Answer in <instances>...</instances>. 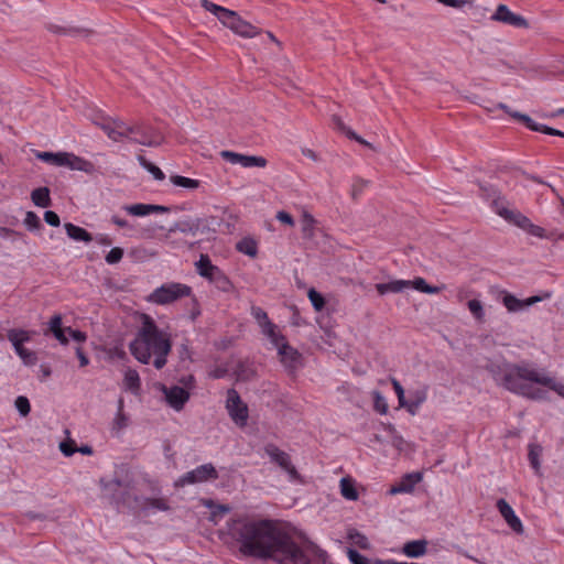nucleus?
<instances>
[{
  "instance_id": "1",
  "label": "nucleus",
  "mask_w": 564,
  "mask_h": 564,
  "mask_svg": "<svg viewBox=\"0 0 564 564\" xmlns=\"http://www.w3.org/2000/svg\"><path fill=\"white\" fill-rule=\"evenodd\" d=\"M221 539L243 557L274 564H326L327 554L305 536L279 521L237 516L221 530Z\"/></svg>"
},
{
  "instance_id": "2",
  "label": "nucleus",
  "mask_w": 564,
  "mask_h": 564,
  "mask_svg": "<svg viewBox=\"0 0 564 564\" xmlns=\"http://www.w3.org/2000/svg\"><path fill=\"white\" fill-rule=\"evenodd\" d=\"M491 373L497 384L516 394L542 400L546 398L547 391L541 387L555 391L564 399V383L554 378L538 371L529 364L503 362L492 366Z\"/></svg>"
},
{
  "instance_id": "3",
  "label": "nucleus",
  "mask_w": 564,
  "mask_h": 564,
  "mask_svg": "<svg viewBox=\"0 0 564 564\" xmlns=\"http://www.w3.org/2000/svg\"><path fill=\"white\" fill-rule=\"evenodd\" d=\"M141 324L129 345L131 355L141 364L153 365L162 369L167 362L172 350V336L166 329L158 326L148 314H141Z\"/></svg>"
},
{
  "instance_id": "4",
  "label": "nucleus",
  "mask_w": 564,
  "mask_h": 564,
  "mask_svg": "<svg viewBox=\"0 0 564 564\" xmlns=\"http://www.w3.org/2000/svg\"><path fill=\"white\" fill-rule=\"evenodd\" d=\"M102 491L118 508H128L144 516L170 510V503L166 498L132 496L128 491L127 486H123L119 479L104 482Z\"/></svg>"
},
{
  "instance_id": "5",
  "label": "nucleus",
  "mask_w": 564,
  "mask_h": 564,
  "mask_svg": "<svg viewBox=\"0 0 564 564\" xmlns=\"http://www.w3.org/2000/svg\"><path fill=\"white\" fill-rule=\"evenodd\" d=\"M202 7L206 11L215 14L225 26L242 37L251 39L260 33V30L257 26L242 20L235 11L215 4L208 0H202Z\"/></svg>"
},
{
  "instance_id": "6",
  "label": "nucleus",
  "mask_w": 564,
  "mask_h": 564,
  "mask_svg": "<svg viewBox=\"0 0 564 564\" xmlns=\"http://www.w3.org/2000/svg\"><path fill=\"white\" fill-rule=\"evenodd\" d=\"M445 285L442 286H433L429 285L426 281L417 276L414 280H392L387 283H377L376 290L380 295H384L387 293H401L408 289H414L419 292L426 294H438Z\"/></svg>"
},
{
  "instance_id": "7",
  "label": "nucleus",
  "mask_w": 564,
  "mask_h": 564,
  "mask_svg": "<svg viewBox=\"0 0 564 564\" xmlns=\"http://www.w3.org/2000/svg\"><path fill=\"white\" fill-rule=\"evenodd\" d=\"M191 295L192 288L187 284L170 282L153 290L147 297V301L156 305H167Z\"/></svg>"
},
{
  "instance_id": "8",
  "label": "nucleus",
  "mask_w": 564,
  "mask_h": 564,
  "mask_svg": "<svg viewBox=\"0 0 564 564\" xmlns=\"http://www.w3.org/2000/svg\"><path fill=\"white\" fill-rule=\"evenodd\" d=\"M250 314L260 327L262 335L270 340L275 349L288 340L280 327L269 318L263 308L253 305L251 306Z\"/></svg>"
},
{
  "instance_id": "9",
  "label": "nucleus",
  "mask_w": 564,
  "mask_h": 564,
  "mask_svg": "<svg viewBox=\"0 0 564 564\" xmlns=\"http://www.w3.org/2000/svg\"><path fill=\"white\" fill-rule=\"evenodd\" d=\"M180 382L181 386L165 387L162 386V391L167 404L175 409L181 410L189 399V391L195 386V379L192 375L182 377Z\"/></svg>"
},
{
  "instance_id": "10",
  "label": "nucleus",
  "mask_w": 564,
  "mask_h": 564,
  "mask_svg": "<svg viewBox=\"0 0 564 564\" xmlns=\"http://www.w3.org/2000/svg\"><path fill=\"white\" fill-rule=\"evenodd\" d=\"M196 270L199 275L207 279L208 281L216 283L224 290L230 284L225 273L217 267L214 265L207 254H200L196 262Z\"/></svg>"
},
{
  "instance_id": "11",
  "label": "nucleus",
  "mask_w": 564,
  "mask_h": 564,
  "mask_svg": "<svg viewBox=\"0 0 564 564\" xmlns=\"http://www.w3.org/2000/svg\"><path fill=\"white\" fill-rule=\"evenodd\" d=\"M264 453L269 457L270 462L278 465L289 476V479L295 481L300 478L295 466L292 464L290 455L280 449L274 444H267L264 446Z\"/></svg>"
},
{
  "instance_id": "12",
  "label": "nucleus",
  "mask_w": 564,
  "mask_h": 564,
  "mask_svg": "<svg viewBox=\"0 0 564 564\" xmlns=\"http://www.w3.org/2000/svg\"><path fill=\"white\" fill-rule=\"evenodd\" d=\"M129 141L147 147H155L161 143L162 134L150 126L138 123L131 126Z\"/></svg>"
},
{
  "instance_id": "13",
  "label": "nucleus",
  "mask_w": 564,
  "mask_h": 564,
  "mask_svg": "<svg viewBox=\"0 0 564 564\" xmlns=\"http://www.w3.org/2000/svg\"><path fill=\"white\" fill-rule=\"evenodd\" d=\"M218 473L212 464H204L193 470L185 473L175 482L176 486H186L203 482L209 479H216Z\"/></svg>"
},
{
  "instance_id": "14",
  "label": "nucleus",
  "mask_w": 564,
  "mask_h": 564,
  "mask_svg": "<svg viewBox=\"0 0 564 564\" xmlns=\"http://www.w3.org/2000/svg\"><path fill=\"white\" fill-rule=\"evenodd\" d=\"M276 351L280 362L289 373H295L302 366L301 352L296 348L292 347L288 340L281 344L276 348Z\"/></svg>"
},
{
  "instance_id": "15",
  "label": "nucleus",
  "mask_w": 564,
  "mask_h": 564,
  "mask_svg": "<svg viewBox=\"0 0 564 564\" xmlns=\"http://www.w3.org/2000/svg\"><path fill=\"white\" fill-rule=\"evenodd\" d=\"M427 384L420 383L416 387L409 388L402 409H405L411 415L417 414L422 404L427 400Z\"/></svg>"
},
{
  "instance_id": "16",
  "label": "nucleus",
  "mask_w": 564,
  "mask_h": 564,
  "mask_svg": "<svg viewBox=\"0 0 564 564\" xmlns=\"http://www.w3.org/2000/svg\"><path fill=\"white\" fill-rule=\"evenodd\" d=\"M226 408L230 417L236 423H246L248 419V406L242 402L240 395L235 389H229L227 391Z\"/></svg>"
},
{
  "instance_id": "17",
  "label": "nucleus",
  "mask_w": 564,
  "mask_h": 564,
  "mask_svg": "<svg viewBox=\"0 0 564 564\" xmlns=\"http://www.w3.org/2000/svg\"><path fill=\"white\" fill-rule=\"evenodd\" d=\"M220 156L231 164H240L243 167H265L268 164L263 156L245 155L228 150L221 151Z\"/></svg>"
},
{
  "instance_id": "18",
  "label": "nucleus",
  "mask_w": 564,
  "mask_h": 564,
  "mask_svg": "<svg viewBox=\"0 0 564 564\" xmlns=\"http://www.w3.org/2000/svg\"><path fill=\"white\" fill-rule=\"evenodd\" d=\"M491 19L516 28L528 26L527 20L523 17L513 13L506 4H499Z\"/></svg>"
},
{
  "instance_id": "19",
  "label": "nucleus",
  "mask_w": 564,
  "mask_h": 564,
  "mask_svg": "<svg viewBox=\"0 0 564 564\" xmlns=\"http://www.w3.org/2000/svg\"><path fill=\"white\" fill-rule=\"evenodd\" d=\"M422 477L420 471L405 474L398 484L389 489V495L411 494Z\"/></svg>"
},
{
  "instance_id": "20",
  "label": "nucleus",
  "mask_w": 564,
  "mask_h": 564,
  "mask_svg": "<svg viewBox=\"0 0 564 564\" xmlns=\"http://www.w3.org/2000/svg\"><path fill=\"white\" fill-rule=\"evenodd\" d=\"M102 128L107 135L116 142L130 138L131 126L121 120L108 121Z\"/></svg>"
},
{
  "instance_id": "21",
  "label": "nucleus",
  "mask_w": 564,
  "mask_h": 564,
  "mask_svg": "<svg viewBox=\"0 0 564 564\" xmlns=\"http://www.w3.org/2000/svg\"><path fill=\"white\" fill-rule=\"evenodd\" d=\"M496 507L501 514V517L505 519L507 524L516 532V533H522L523 532V525L519 517L514 513V510L512 507L505 500L499 499L496 503Z\"/></svg>"
},
{
  "instance_id": "22",
  "label": "nucleus",
  "mask_w": 564,
  "mask_h": 564,
  "mask_svg": "<svg viewBox=\"0 0 564 564\" xmlns=\"http://www.w3.org/2000/svg\"><path fill=\"white\" fill-rule=\"evenodd\" d=\"M512 118H514L516 120L520 121L521 123H523L528 129L532 130V131H538V132H543L545 134H550V135H558V137H564V133L560 130H556L554 128H551V127H547V126H544L542 123H538L535 122L534 120H532L529 116L527 115H523V113H520L518 111H514V112H510V111H507Z\"/></svg>"
},
{
  "instance_id": "23",
  "label": "nucleus",
  "mask_w": 564,
  "mask_h": 564,
  "mask_svg": "<svg viewBox=\"0 0 564 564\" xmlns=\"http://www.w3.org/2000/svg\"><path fill=\"white\" fill-rule=\"evenodd\" d=\"M543 300L542 296L535 295L531 296L527 300H519L513 294L505 292L502 296V304L509 312H519L522 311L538 302Z\"/></svg>"
},
{
  "instance_id": "24",
  "label": "nucleus",
  "mask_w": 564,
  "mask_h": 564,
  "mask_svg": "<svg viewBox=\"0 0 564 564\" xmlns=\"http://www.w3.org/2000/svg\"><path fill=\"white\" fill-rule=\"evenodd\" d=\"M63 318L61 314H55L48 321V328L44 332V335L52 334L61 345H67L68 338L66 337L67 327H62Z\"/></svg>"
},
{
  "instance_id": "25",
  "label": "nucleus",
  "mask_w": 564,
  "mask_h": 564,
  "mask_svg": "<svg viewBox=\"0 0 564 564\" xmlns=\"http://www.w3.org/2000/svg\"><path fill=\"white\" fill-rule=\"evenodd\" d=\"M123 210H126L131 216L143 217L153 213H165L167 208L160 205L140 203L133 205H126L123 206Z\"/></svg>"
},
{
  "instance_id": "26",
  "label": "nucleus",
  "mask_w": 564,
  "mask_h": 564,
  "mask_svg": "<svg viewBox=\"0 0 564 564\" xmlns=\"http://www.w3.org/2000/svg\"><path fill=\"white\" fill-rule=\"evenodd\" d=\"M65 166L74 171L84 172L86 174H94L96 172L94 163L73 153H67Z\"/></svg>"
},
{
  "instance_id": "27",
  "label": "nucleus",
  "mask_w": 564,
  "mask_h": 564,
  "mask_svg": "<svg viewBox=\"0 0 564 564\" xmlns=\"http://www.w3.org/2000/svg\"><path fill=\"white\" fill-rule=\"evenodd\" d=\"M122 387L126 391H129L134 395L140 393L141 379L139 372L135 369L129 368L126 370Z\"/></svg>"
},
{
  "instance_id": "28",
  "label": "nucleus",
  "mask_w": 564,
  "mask_h": 564,
  "mask_svg": "<svg viewBox=\"0 0 564 564\" xmlns=\"http://www.w3.org/2000/svg\"><path fill=\"white\" fill-rule=\"evenodd\" d=\"M34 155L37 160L55 166H65L67 159V152L34 151Z\"/></svg>"
},
{
  "instance_id": "29",
  "label": "nucleus",
  "mask_w": 564,
  "mask_h": 564,
  "mask_svg": "<svg viewBox=\"0 0 564 564\" xmlns=\"http://www.w3.org/2000/svg\"><path fill=\"white\" fill-rule=\"evenodd\" d=\"M427 550V542L425 540H413L403 545L402 552L408 557L417 558L423 556Z\"/></svg>"
},
{
  "instance_id": "30",
  "label": "nucleus",
  "mask_w": 564,
  "mask_h": 564,
  "mask_svg": "<svg viewBox=\"0 0 564 564\" xmlns=\"http://www.w3.org/2000/svg\"><path fill=\"white\" fill-rule=\"evenodd\" d=\"M64 228L67 236L75 241H83L85 243L93 241V235L79 226H76L72 223H66L64 224Z\"/></svg>"
},
{
  "instance_id": "31",
  "label": "nucleus",
  "mask_w": 564,
  "mask_h": 564,
  "mask_svg": "<svg viewBox=\"0 0 564 564\" xmlns=\"http://www.w3.org/2000/svg\"><path fill=\"white\" fill-rule=\"evenodd\" d=\"M498 214L523 230L527 229L529 223L531 221L527 216L522 215L521 213L517 210H510L508 208L499 209Z\"/></svg>"
},
{
  "instance_id": "32",
  "label": "nucleus",
  "mask_w": 564,
  "mask_h": 564,
  "mask_svg": "<svg viewBox=\"0 0 564 564\" xmlns=\"http://www.w3.org/2000/svg\"><path fill=\"white\" fill-rule=\"evenodd\" d=\"M236 249L243 254L254 258L258 253V243L253 238L245 237L237 242Z\"/></svg>"
},
{
  "instance_id": "33",
  "label": "nucleus",
  "mask_w": 564,
  "mask_h": 564,
  "mask_svg": "<svg viewBox=\"0 0 564 564\" xmlns=\"http://www.w3.org/2000/svg\"><path fill=\"white\" fill-rule=\"evenodd\" d=\"M31 199L39 207H48L51 205L50 189L47 187L35 188L31 193Z\"/></svg>"
},
{
  "instance_id": "34",
  "label": "nucleus",
  "mask_w": 564,
  "mask_h": 564,
  "mask_svg": "<svg viewBox=\"0 0 564 564\" xmlns=\"http://www.w3.org/2000/svg\"><path fill=\"white\" fill-rule=\"evenodd\" d=\"M372 409L377 413L384 415L389 411V404L386 397L378 390L371 392Z\"/></svg>"
},
{
  "instance_id": "35",
  "label": "nucleus",
  "mask_w": 564,
  "mask_h": 564,
  "mask_svg": "<svg viewBox=\"0 0 564 564\" xmlns=\"http://www.w3.org/2000/svg\"><path fill=\"white\" fill-rule=\"evenodd\" d=\"M542 455V447L539 444H530L529 445V462L531 467L534 469L535 474H540L541 462L540 457Z\"/></svg>"
},
{
  "instance_id": "36",
  "label": "nucleus",
  "mask_w": 564,
  "mask_h": 564,
  "mask_svg": "<svg viewBox=\"0 0 564 564\" xmlns=\"http://www.w3.org/2000/svg\"><path fill=\"white\" fill-rule=\"evenodd\" d=\"M32 334L33 332L30 330L12 328L8 330L7 337L9 341H19L21 344H25L31 340Z\"/></svg>"
},
{
  "instance_id": "37",
  "label": "nucleus",
  "mask_w": 564,
  "mask_h": 564,
  "mask_svg": "<svg viewBox=\"0 0 564 564\" xmlns=\"http://www.w3.org/2000/svg\"><path fill=\"white\" fill-rule=\"evenodd\" d=\"M340 494L348 500H356L358 492L355 488L354 481L350 478L340 479Z\"/></svg>"
},
{
  "instance_id": "38",
  "label": "nucleus",
  "mask_w": 564,
  "mask_h": 564,
  "mask_svg": "<svg viewBox=\"0 0 564 564\" xmlns=\"http://www.w3.org/2000/svg\"><path fill=\"white\" fill-rule=\"evenodd\" d=\"M170 181L175 186H180V187H184V188H188V189H195L200 184V181H198V180L189 178V177L182 176V175H172L170 177Z\"/></svg>"
},
{
  "instance_id": "39",
  "label": "nucleus",
  "mask_w": 564,
  "mask_h": 564,
  "mask_svg": "<svg viewBox=\"0 0 564 564\" xmlns=\"http://www.w3.org/2000/svg\"><path fill=\"white\" fill-rule=\"evenodd\" d=\"M301 224H302L303 234L306 237H312L314 234V228H315V224H316V219L314 218V216L312 214H310L308 212L304 210L302 213Z\"/></svg>"
},
{
  "instance_id": "40",
  "label": "nucleus",
  "mask_w": 564,
  "mask_h": 564,
  "mask_svg": "<svg viewBox=\"0 0 564 564\" xmlns=\"http://www.w3.org/2000/svg\"><path fill=\"white\" fill-rule=\"evenodd\" d=\"M64 433L66 434V436H69L68 430H65ZM58 447L62 454L66 457H69L77 452V445L75 441L70 440L69 437L61 442Z\"/></svg>"
},
{
  "instance_id": "41",
  "label": "nucleus",
  "mask_w": 564,
  "mask_h": 564,
  "mask_svg": "<svg viewBox=\"0 0 564 564\" xmlns=\"http://www.w3.org/2000/svg\"><path fill=\"white\" fill-rule=\"evenodd\" d=\"M468 310L469 312L471 313V315L474 316V318L478 322H482L484 321V317H485V312H484V307H482V304L479 300H470L468 303Z\"/></svg>"
},
{
  "instance_id": "42",
  "label": "nucleus",
  "mask_w": 564,
  "mask_h": 564,
  "mask_svg": "<svg viewBox=\"0 0 564 564\" xmlns=\"http://www.w3.org/2000/svg\"><path fill=\"white\" fill-rule=\"evenodd\" d=\"M139 160H140L141 165L143 167H145L153 175V177L155 180L163 181L165 178V174L163 173V171L159 166H156L155 164H153L151 162H148L142 156H140Z\"/></svg>"
},
{
  "instance_id": "43",
  "label": "nucleus",
  "mask_w": 564,
  "mask_h": 564,
  "mask_svg": "<svg viewBox=\"0 0 564 564\" xmlns=\"http://www.w3.org/2000/svg\"><path fill=\"white\" fill-rule=\"evenodd\" d=\"M348 539L350 542L360 547V549H368L369 547V541L368 539L361 534L360 532L354 530L348 533Z\"/></svg>"
},
{
  "instance_id": "44",
  "label": "nucleus",
  "mask_w": 564,
  "mask_h": 564,
  "mask_svg": "<svg viewBox=\"0 0 564 564\" xmlns=\"http://www.w3.org/2000/svg\"><path fill=\"white\" fill-rule=\"evenodd\" d=\"M307 296H308L313 307L315 308V311L319 312L324 308L325 300L322 296V294H319L316 290H314V289L308 290Z\"/></svg>"
},
{
  "instance_id": "45",
  "label": "nucleus",
  "mask_w": 564,
  "mask_h": 564,
  "mask_svg": "<svg viewBox=\"0 0 564 564\" xmlns=\"http://www.w3.org/2000/svg\"><path fill=\"white\" fill-rule=\"evenodd\" d=\"M123 249L120 247H113L105 257V260L108 264H117L123 258Z\"/></svg>"
},
{
  "instance_id": "46",
  "label": "nucleus",
  "mask_w": 564,
  "mask_h": 564,
  "mask_svg": "<svg viewBox=\"0 0 564 564\" xmlns=\"http://www.w3.org/2000/svg\"><path fill=\"white\" fill-rule=\"evenodd\" d=\"M0 238H3V239H11L12 241L17 240V239H21L23 241H25V235L20 232V231H17V230H13L11 228H8V227H0Z\"/></svg>"
},
{
  "instance_id": "47",
  "label": "nucleus",
  "mask_w": 564,
  "mask_h": 564,
  "mask_svg": "<svg viewBox=\"0 0 564 564\" xmlns=\"http://www.w3.org/2000/svg\"><path fill=\"white\" fill-rule=\"evenodd\" d=\"M390 382L392 384V388L397 394L399 406L402 408L404 400L406 398V392L402 384L393 377L390 378Z\"/></svg>"
},
{
  "instance_id": "48",
  "label": "nucleus",
  "mask_w": 564,
  "mask_h": 564,
  "mask_svg": "<svg viewBox=\"0 0 564 564\" xmlns=\"http://www.w3.org/2000/svg\"><path fill=\"white\" fill-rule=\"evenodd\" d=\"M24 225L29 230H37L41 227V220L35 213L28 212L25 214Z\"/></svg>"
},
{
  "instance_id": "49",
  "label": "nucleus",
  "mask_w": 564,
  "mask_h": 564,
  "mask_svg": "<svg viewBox=\"0 0 564 564\" xmlns=\"http://www.w3.org/2000/svg\"><path fill=\"white\" fill-rule=\"evenodd\" d=\"M18 356L25 366H34L37 361L36 354L28 348H24Z\"/></svg>"
},
{
  "instance_id": "50",
  "label": "nucleus",
  "mask_w": 564,
  "mask_h": 564,
  "mask_svg": "<svg viewBox=\"0 0 564 564\" xmlns=\"http://www.w3.org/2000/svg\"><path fill=\"white\" fill-rule=\"evenodd\" d=\"M15 406L22 415H26L30 412V402L25 397H18L15 400Z\"/></svg>"
},
{
  "instance_id": "51",
  "label": "nucleus",
  "mask_w": 564,
  "mask_h": 564,
  "mask_svg": "<svg viewBox=\"0 0 564 564\" xmlns=\"http://www.w3.org/2000/svg\"><path fill=\"white\" fill-rule=\"evenodd\" d=\"M347 555L352 564H369V561L356 550L348 549Z\"/></svg>"
},
{
  "instance_id": "52",
  "label": "nucleus",
  "mask_w": 564,
  "mask_h": 564,
  "mask_svg": "<svg viewBox=\"0 0 564 564\" xmlns=\"http://www.w3.org/2000/svg\"><path fill=\"white\" fill-rule=\"evenodd\" d=\"M93 241H95L96 243H98L100 246H105V247H109L113 242L112 238L109 235L102 234V232H99V234H96L95 236H93Z\"/></svg>"
},
{
  "instance_id": "53",
  "label": "nucleus",
  "mask_w": 564,
  "mask_h": 564,
  "mask_svg": "<svg viewBox=\"0 0 564 564\" xmlns=\"http://www.w3.org/2000/svg\"><path fill=\"white\" fill-rule=\"evenodd\" d=\"M44 220L53 227H57L61 224L59 216L53 210H46L44 214Z\"/></svg>"
},
{
  "instance_id": "54",
  "label": "nucleus",
  "mask_w": 564,
  "mask_h": 564,
  "mask_svg": "<svg viewBox=\"0 0 564 564\" xmlns=\"http://www.w3.org/2000/svg\"><path fill=\"white\" fill-rule=\"evenodd\" d=\"M228 373V369L224 366H216L209 371V377L213 379H220L226 377Z\"/></svg>"
},
{
  "instance_id": "55",
  "label": "nucleus",
  "mask_w": 564,
  "mask_h": 564,
  "mask_svg": "<svg viewBox=\"0 0 564 564\" xmlns=\"http://www.w3.org/2000/svg\"><path fill=\"white\" fill-rule=\"evenodd\" d=\"M67 333L69 334V336L78 341V343H84L86 341L87 339V335L86 333L82 332V330H78V329H73L70 327H67Z\"/></svg>"
},
{
  "instance_id": "56",
  "label": "nucleus",
  "mask_w": 564,
  "mask_h": 564,
  "mask_svg": "<svg viewBox=\"0 0 564 564\" xmlns=\"http://www.w3.org/2000/svg\"><path fill=\"white\" fill-rule=\"evenodd\" d=\"M275 217L279 221H281L288 226H294L293 217L284 210L278 212Z\"/></svg>"
},
{
  "instance_id": "57",
  "label": "nucleus",
  "mask_w": 564,
  "mask_h": 564,
  "mask_svg": "<svg viewBox=\"0 0 564 564\" xmlns=\"http://www.w3.org/2000/svg\"><path fill=\"white\" fill-rule=\"evenodd\" d=\"M440 3H443L447 7L460 9L465 4L470 3L468 0H437Z\"/></svg>"
},
{
  "instance_id": "58",
  "label": "nucleus",
  "mask_w": 564,
  "mask_h": 564,
  "mask_svg": "<svg viewBox=\"0 0 564 564\" xmlns=\"http://www.w3.org/2000/svg\"><path fill=\"white\" fill-rule=\"evenodd\" d=\"M525 231L535 237L544 236V229L540 226L532 224L531 221L529 223V226L527 227Z\"/></svg>"
},
{
  "instance_id": "59",
  "label": "nucleus",
  "mask_w": 564,
  "mask_h": 564,
  "mask_svg": "<svg viewBox=\"0 0 564 564\" xmlns=\"http://www.w3.org/2000/svg\"><path fill=\"white\" fill-rule=\"evenodd\" d=\"M393 445L400 451L405 452L410 447V444L405 442L402 437H393Z\"/></svg>"
},
{
  "instance_id": "60",
  "label": "nucleus",
  "mask_w": 564,
  "mask_h": 564,
  "mask_svg": "<svg viewBox=\"0 0 564 564\" xmlns=\"http://www.w3.org/2000/svg\"><path fill=\"white\" fill-rule=\"evenodd\" d=\"M76 356L79 360L80 367H86L89 364V358L86 356V354L80 347L76 348Z\"/></svg>"
},
{
  "instance_id": "61",
  "label": "nucleus",
  "mask_w": 564,
  "mask_h": 564,
  "mask_svg": "<svg viewBox=\"0 0 564 564\" xmlns=\"http://www.w3.org/2000/svg\"><path fill=\"white\" fill-rule=\"evenodd\" d=\"M197 228H198L197 225H192V224H182L178 227L181 232H183V234H193V235H195Z\"/></svg>"
},
{
  "instance_id": "62",
  "label": "nucleus",
  "mask_w": 564,
  "mask_h": 564,
  "mask_svg": "<svg viewBox=\"0 0 564 564\" xmlns=\"http://www.w3.org/2000/svg\"><path fill=\"white\" fill-rule=\"evenodd\" d=\"M111 223L120 228H124L128 226V221L119 216H112Z\"/></svg>"
},
{
  "instance_id": "63",
  "label": "nucleus",
  "mask_w": 564,
  "mask_h": 564,
  "mask_svg": "<svg viewBox=\"0 0 564 564\" xmlns=\"http://www.w3.org/2000/svg\"><path fill=\"white\" fill-rule=\"evenodd\" d=\"M302 153L307 159H311L313 161L317 160V154L313 150H311V149H303Z\"/></svg>"
},
{
  "instance_id": "64",
  "label": "nucleus",
  "mask_w": 564,
  "mask_h": 564,
  "mask_svg": "<svg viewBox=\"0 0 564 564\" xmlns=\"http://www.w3.org/2000/svg\"><path fill=\"white\" fill-rule=\"evenodd\" d=\"M14 348V351L17 355H19L25 347H24V344H21L19 341H10Z\"/></svg>"
}]
</instances>
